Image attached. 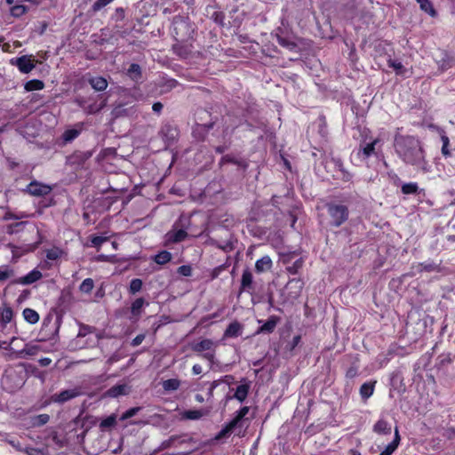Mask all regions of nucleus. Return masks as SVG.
Listing matches in <instances>:
<instances>
[{"mask_svg":"<svg viewBox=\"0 0 455 455\" xmlns=\"http://www.w3.org/2000/svg\"><path fill=\"white\" fill-rule=\"evenodd\" d=\"M399 443H400V435H399L398 428L395 427L394 440L385 447V449L380 452L379 455H392L394 453V451L397 449Z\"/></svg>","mask_w":455,"mask_h":455,"instance_id":"nucleus-14","label":"nucleus"},{"mask_svg":"<svg viewBox=\"0 0 455 455\" xmlns=\"http://www.w3.org/2000/svg\"><path fill=\"white\" fill-rule=\"evenodd\" d=\"M160 135L167 144H170L176 139L178 132L174 126L171 124H165L162 127Z\"/></svg>","mask_w":455,"mask_h":455,"instance_id":"nucleus-9","label":"nucleus"},{"mask_svg":"<svg viewBox=\"0 0 455 455\" xmlns=\"http://www.w3.org/2000/svg\"><path fill=\"white\" fill-rule=\"evenodd\" d=\"M152 109L156 113H160L163 109V104L161 102H156L153 104Z\"/></svg>","mask_w":455,"mask_h":455,"instance_id":"nucleus-55","label":"nucleus"},{"mask_svg":"<svg viewBox=\"0 0 455 455\" xmlns=\"http://www.w3.org/2000/svg\"><path fill=\"white\" fill-rule=\"evenodd\" d=\"M145 339V334H139L137 335L132 341V345L133 347H137L142 343V341Z\"/></svg>","mask_w":455,"mask_h":455,"instance_id":"nucleus-50","label":"nucleus"},{"mask_svg":"<svg viewBox=\"0 0 455 455\" xmlns=\"http://www.w3.org/2000/svg\"><path fill=\"white\" fill-rule=\"evenodd\" d=\"M28 8L25 4H16L11 9V13L14 17H20L28 12Z\"/></svg>","mask_w":455,"mask_h":455,"instance_id":"nucleus-33","label":"nucleus"},{"mask_svg":"<svg viewBox=\"0 0 455 455\" xmlns=\"http://www.w3.org/2000/svg\"><path fill=\"white\" fill-rule=\"evenodd\" d=\"M139 411H140L139 407L131 408L130 410L126 411L121 416V420H125L127 419H130V418L135 416Z\"/></svg>","mask_w":455,"mask_h":455,"instance_id":"nucleus-43","label":"nucleus"},{"mask_svg":"<svg viewBox=\"0 0 455 455\" xmlns=\"http://www.w3.org/2000/svg\"><path fill=\"white\" fill-rule=\"evenodd\" d=\"M448 147H449V145H443V147H442V154L444 156H451V153H450V150H449Z\"/></svg>","mask_w":455,"mask_h":455,"instance_id":"nucleus-58","label":"nucleus"},{"mask_svg":"<svg viewBox=\"0 0 455 455\" xmlns=\"http://www.w3.org/2000/svg\"><path fill=\"white\" fill-rule=\"evenodd\" d=\"M37 61L34 59L33 55H23L19 58H13L10 60L12 66L18 68V69L23 74L30 73L36 67Z\"/></svg>","mask_w":455,"mask_h":455,"instance_id":"nucleus-4","label":"nucleus"},{"mask_svg":"<svg viewBox=\"0 0 455 455\" xmlns=\"http://www.w3.org/2000/svg\"><path fill=\"white\" fill-rule=\"evenodd\" d=\"M327 208L332 226L339 227L347 220L348 210L347 206L341 204H328Z\"/></svg>","mask_w":455,"mask_h":455,"instance_id":"nucleus-3","label":"nucleus"},{"mask_svg":"<svg viewBox=\"0 0 455 455\" xmlns=\"http://www.w3.org/2000/svg\"><path fill=\"white\" fill-rule=\"evenodd\" d=\"M441 140H442L443 145H449L450 140L446 135H442Z\"/></svg>","mask_w":455,"mask_h":455,"instance_id":"nucleus-62","label":"nucleus"},{"mask_svg":"<svg viewBox=\"0 0 455 455\" xmlns=\"http://www.w3.org/2000/svg\"><path fill=\"white\" fill-rule=\"evenodd\" d=\"M95 260L99 261V262H114L115 256L114 255L100 254L95 258Z\"/></svg>","mask_w":455,"mask_h":455,"instance_id":"nucleus-44","label":"nucleus"},{"mask_svg":"<svg viewBox=\"0 0 455 455\" xmlns=\"http://www.w3.org/2000/svg\"><path fill=\"white\" fill-rule=\"evenodd\" d=\"M80 394L79 388L68 389L61 391L59 394H54L51 399L53 403H63L80 395Z\"/></svg>","mask_w":455,"mask_h":455,"instance_id":"nucleus-6","label":"nucleus"},{"mask_svg":"<svg viewBox=\"0 0 455 455\" xmlns=\"http://www.w3.org/2000/svg\"><path fill=\"white\" fill-rule=\"evenodd\" d=\"M249 412V407L244 406L241 408L235 417L222 429L220 430L218 435H216V439L220 440L221 438L226 437L227 435L233 433L236 428H239L238 434L241 433L242 428L243 427V418L247 415Z\"/></svg>","mask_w":455,"mask_h":455,"instance_id":"nucleus-2","label":"nucleus"},{"mask_svg":"<svg viewBox=\"0 0 455 455\" xmlns=\"http://www.w3.org/2000/svg\"><path fill=\"white\" fill-rule=\"evenodd\" d=\"M379 142V139H375L372 142L366 144L364 147L360 148L365 157H369L375 151V146Z\"/></svg>","mask_w":455,"mask_h":455,"instance_id":"nucleus-26","label":"nucleus"},{"mask_svg":"<svg viewBox=\"0 0 455 455\" xmlns=\"http://www.w3.org/2000/svg\"><path fill=\"white\" fill-rule=\"evenodd\" d=\"M142 281L139 278L132 279L130 283L129 291L132 294L139 292L142 288Z\"/></svg>","mask_w":455,"mask_h":455,"instance_id":"nucleus-36","label":"nucleus"},{"mask_svg":"<svg viewBox=\"0 0 455 455\" xmlns=\"http://www.w3.org/2000/svg\"><path fill=\"white\" fill-rule=\"evenodd\" d=\"M178 273L183 276H189L191 275L192 269L190 266L184 265L178 268Z\"/></svg>","mask_w":455,"mask_h":455,"instance_id":"nucleus-45","label":"nucleus"},{"mask_svg":"<svg viewBox=\"0 0 455 455\" xmlns=\"http://www.w3.org/2000/svg\"><path fill=\"white\" fill-rule=\"evenodd\" d=\"M340 167V172H342V179L346 181H348L350 180V179L352 178V175L347 172L346 170H344L341 165L339 166Z\"/></svg>","mask_w":455,"mask_h":455,"instance_id":"nucleus-54","label":"nucleus"},{"mask_svg":"<svg viewBox=\"0 0 455 455\" xmlns=\"http://www.w3.org/2000/svg\"><path fill=\"white\" fill-rule=\"evenodd\" d=\"M44 84L41 80L34 79L25 84V90L28 92L39 91L44 88Z\"/></svg>","mask_w":455,"mask_h":455,"instance_id":"nucleus-23","label":"nucleus"},{"mask_svg":"<svg viewBox=\"0 0 455 455\" xmlns=\"http://www.w3.org/2000/svg\"><path fill=\"white\" fill-rule=\"evenodd\" d=\"M129 392H130V387L128 385L120 384V385H116V386L112 387L111 388H109L106 392V395L112 397V398H116L120 395H128Z\"/></svg>","mask_w":455,"mask_h":455,"instance_id":"nucleus-10","label":"nucleus"},{"mask_svg":"<svg viewBox=\"0 0 455 455\" xmlns=\"http://www.w3.org/2000/svg\"><path fill=\"white\" fill-rule=\"evenodd\" d=\"M51 191L50 186L36 181H33L28 186V192L36 196L48 195Z\"/></svg>","mask_w":455,"mask_h":455,"instance_id":"nucleus-7","label":"nucleus"},{"mask_svg":"<svg viewBox=\"0 0 455 455\" xmlns=\"http://www.w3.org/2000/svg\"><path fill=\"white\" fill-rule=\"evenodd\" d=\"M272 266V259L269 256L266 255L256 261L255 269L258 273H263L270 270Z\"/></svg>","mask_w":455,"mask_h":455,"instance_id":"nucleus-12","label":"nucleus"},{"mask_svg":"<svg viewBox=\"0 0 455 455\" xmlns=\"http://www.w3.org/2000/svg\"><path fill=\"white\" fill-rule=\"evenodd\" d=\"M181 418L187 419H196L199 418V412L197 411H186L181 412Z\"/></svg>","mask_w":455,"mask_h":455,"instance_id":"nucleus-42","label":"nucleus"},{"mask_svg":"<svg viewBox=\"0 0 455 455\" xmlns=\"http://www.w3.org/2000/svg\"><path fill=\"white\" fill-rule=\"evenodd\" d=\"M171 259H172V254L167 251H163L159 252L157 255H156L155 261L157 264L163 265V264L169 262L171 260Z\"/></svg>","mask_w":455,"mask_h":455,"instance_id":"nucleus-29","label":"nucleus"},{"mask_svg":"<svg viewBox=\"0 0 455 455\" xmlns=\"http://www.w3.org/2000/svg\"><path fill=\"white\" fill-rule=\"evenodd\" d=\"M301 260H296L292 266L287 267V270L290 274L295 275L298 272V269L301 267Z\"/></svg>","mask_w":455,"mask_h":455,"instance_id":"nucleus-46","label":"nucleus"},{"mask_svg":"<svg viewBox=\"0 0 455 455\" xmlns=\"http://www.w3.org/2000/svg\"><path fill=\"white\" fill-rule=\"evenodd\" d=\"M357 375V368L356 367H354V366H351L347 371V373H346V376L349 379H353L355 378V376Z\"/></svg>","mask_w":455,"mask_h":455,"instance_id":"nucleus-51","label":"nucleus"},{"mask_svg":"<svg viewBox=\"0 0 455 455\" xmlns=\"http://www.w3.org/2000/svg\"><path fill=\"white\" fill-rule=\"evenodd\" d=\"M28 455H45L42 451L35 448H29L26 451Z\"/></svg>","mask_w":455,"mask_h":455,"instance_id":"nucleus-52","label":"nucleus"},{"mask_svg":"<svg viewBox=\"0 0 455 455\" xmlns=\"http://www.w3.org/2000/svg\"><path fill=\"white\" fill-rule=\"evenodd\" d=\"M300 339L301 338L299 335L293 337V339L291 342V347H290L291 350H293L299 345V343L300 342Z\"/></svg>","mask_w":455,"mask_h":455,"instance_id":"nucleus-53","label":"nucleus"},{"mask_svg":"<svg viewBox=\"0 0 455 455\" xmlns=\"http://www.w3.org/2000/svg\"><path fill=\"white\" fill-rule=\"evenodd\" d=\"M350 452L352 455H361L360 452L356 450H351Z\"/></svg>","mask_w":455,"mask_h":455,"instance_id":"nucleus-64","label":"nucleus"},{"mask_svg":"<svg viewBox=\"0 0 455 455\" xmlns=\"http://www.w3.org/2000/svg\"><path fill=\"white\" fill-rule=\"evenodd\" d=\"M94 287V282L92 278L84 279L79 286V290L84 293H90Z\"/></svg>","mask_w":455,"mask_h":455,"instance_id":"nucleus-30","label":"nucleus"},{"mask_svg":"<svg viewBox=\"0 0 455 455\" xmlns=\"http://www.w3.org/2000/svg\"><path fill=\"white\" fill-rule=\"evenodd\" d=\"M211 345L212 343L209 340H201V351L209 350Z\"/></svg>","mask_w":455,"mask_h":455,"instance_id":"nucleus-56","label":"nucleus"},{"mask_svg":"<svg viewBox=\"0 0 455 455\" xmlns=\"http://www.w3.org/2000/svg\"><path fill=\"white\" fill-rule=\"evenodd\" d=\"M146 305H148V303L143 298H137L131 305L129 319L132 322H137Z\"/></svg>","mask_w":455,"mask_h":455,"instance_id":"nucleus-5","label":"nucleus"},{"mask_svg":"<svg viewBox=\"0 0 455 455\" xmlns=\"http://www.w3.org/2000/svg\"><path fill=\"white\" fill-rule=\"evenodd\" d=\"M373 390L374 385L370 382H366L361 386L360 395L363 398L367 399L373 394Z\"/></svg>","mask_w":455,"mask_h":455,"instance_id":"nucleus-25","label":"nucleus"},{"mask_svg":"<svg viewBox=\"0 0 455 455\" xmlns=\"http://www.w3.org/2000/svg\"><path fill=\"white\" fill-rule=\"evenodd\" d=\"M201 356L208 359L211 362L213 355H212V353L211 351H207L204 355L201 354Z\"/></svg>","mask_w":455,"mask_h":455,"instance_id":"nucleus-60","label":"nucleus"},{"mask_svg":"<svg viewBox=\"0 0 455 455\" xmlns=\"http://www.w3.org/2000/svg\"><path fill=\"white\" fill-rule=\"evenodd\" d=\"M394 147L403 162L425 173L430 172V165L426 160L425 152L418 139L413 136L396 135Z\"/></svg>","mask_w":455,"mask_h":455,"instance_id":"nucleus-1","label":"nucleus"},{"mask_svg":"<svg viewBox=\"0 0 455 455\" xmlns=\"http://www.w3.org/2000/svg\"><path fill=\"white\" fill-rule=\"evenodd\" d=\"M62 250L57 247H53L46 251V258L49 260H56L60 259L62 256Z\"/></svg>","mask_w":455,"mask_h":455,"instance_id":"nucleus-31","label":"nucleus"},{"mask_svg":"<svg viewBox=\"0 0 455 455\" xmlns=\"http://www.w3.org/2000/svg\"><path fill=\"white\" fill-rule=\"evenodd\" d=\"M418 189L419 187L417 183L414 182L405 183L402 186V192L405 195L416 194Z\"/></svg>","mask_w":455,"mask_h":455,"instance_id":"nucleus-32","label":"nucleus"},{"mask_svg":"<svg viewBox=\"0 0 455 455\" xmlns=\"http://www.w3.org/2000/svg\"><path fill=\"white\" fill-rule=\"evenodd\" d=\"M207 385L209 386V394L212 395L213 388H215L219 385V382L213 381L212 383H207ZM204 386H206V384H204Z\"/></svg>","mask_w":455,"mask_h":455,"instance_id":"nucleus-57","label":"nucleus"},{"mask_svg":"<svg viewBox=\"0 0 455 455\" xmlns=\"http://www.w3.org/2000/svg\"><path fill=\"white\" fill-rule=\"evenodd\" d=\"M89 83L92 87L98 92L104 91L108 87V82L102 76L92 77L89 79Z\"/></svg>","mask_w":455,"mask_h":455,"instance_id":"nucleus-17","label":"nucleus"},{"mask_svg":"<svg viewBox=\"0 0 455 455\" xmlns=\"http://www.w3.org/2000/svg\"><path fill=\"white\" fill-rule=\"evenodd\" d=\"M277 41L280 45L286 47L290 50H293L297 46L296 44H294L293 42H291L288 39L281 37V36H278Z\"/></svg>","mask_w":455,"mask_h":455,"instance_id":"nucleus-41","label":"nucleus"},{"mask_svg":"<svg viewBox=\"0 0 455 455\" xmlns=\"http://www.w3.org/2000/svg\"><path fill=\"white\" fill-rule=\"evenodd\" d=\"M373 431L379 435H389L391 433V426L387 421L379 419L373 426Z\"/></svg>","mask_w":455,"mask_h":455,"instance_id":"nucleus-16","label":"nucleus"},{"mask_svg":"<svg viewBox=\"0 0 455 455\" xmlns=\"http://www.w3.org/2000/svg\"><path fill=\"white\" fill-rule=\"evenodd\" d=\"M253 291V276L251 272L248 268H246L243 270L242 275L240 292L246 291L251 293Z\"/></svg>","mask_w":455,"mask_h":455,"instance_id":"nucleus-8","label":"nucleus"},{"mask_svg":"<svg viewBox=\"0 0 455 455\" xmlns=\"http://www.w3.org/2000/svg\"><path fill=\"white\" fill-rule=\"evenodd\" d=\"M12 317V311L10 308H5L2 311V319L5 323H9Z\"/></svg>","mask_w":455,"mask_h":455,"instance_id":"nucleus-47","label":"nucleus"},{"mask_svg":"<svg viewBox=\"0 0 455 455\" xmlns=\"http://www.w3.org/2000/svg\"><path fill=\"white\" fill-rule=\"evenodd\" d=\"M81 130L80 129H68L64 132L62 138L63 140L68 143L75 140L78 135L80 134Z\"/></svg>","mask_w":455,"mask_h":455,"instance_id":"nucleus-27","label":"nucleus"},{"mask_svg":"<svg viewBox=\"0 0 455 455\" xmlns=\"http://www.w3.org/2000/svg\"><path fill=\"white\" fill-rule=\"evenodd\" d=\"M437 63L442 70H445L450 68V60L443 58L441 60H437Z\"/></svg>","mask_w":455,"mask_h":455,"instance_id":"nucleus-49","label":"nucleus"},{"mask_svg":"<svg viewBox=\"0 0 455 455\" xmlns=\"http://www.w3.org/2000/svg\"><path fill=\"white\" fill-rule=\"evenodd\" d=\"M99 109H100V108H96V109H94L92 107H90V108L86 110V112H87V113H89V114H92V113H94V112L98 111Z\"/></svg>","mask_w":455,"mask_h":455,"instance_id":"nucleus-63","label":"nucleus"},{"mask_svg":"<svg viewBox=\"0 0 455 455\" xmlns=\"http://www.w3.org/2000/svg\"><path fill=\"white\" fill-rule=\"evenodd\" d=\"M248 392H249L248 385H239L235 389V393L234 396L240 402H243L247 397Z\"/></svg>","mask_w":455,"mask_h":455,"instance_id":"nucleus-21","label":"nucleus"},{"mask_svg":"<svg viewBox=\"0 0 455 455\" xmlns=\"http://www.w3.org/2000/svg\"><path fill=\"white\" fill-rule=\"evenodd\" d=\"M180 387V381L176 379H171L164 381L163 387L167 391H172L178 389Z\"/></svg>","mask_w":455,"mask_h":455,"instance_id":"nucleus-34","label":"nucleus"},{"mask_svg":"<svg viewBox=\"0 0 455 455\" xmlns=\"http://www.w3.org/2000/svg\"><path fill=\"white\" fill-rule=\"evenodd\" d=\"M22 315L24 319L31 324L36 323L39 321L38 313L32 308H25Z\"/></svg>","mask_w":455,"mask_h":455,"instance_id":"nucleus-19","label":"nucleus"},{"mask_svg":"<svg viewBox=\"0 0 455 455\" xmlns=\"http://www.w3.org/2000/svg\"><path fill=\"white\" fill-rule=\"evenodd\" d=\"M419 270L420 272L427 271V272H439L440 271V266L438 264H435L434 262H426V263H420L419 265Z\"/></svg>","mask_w":455,"mask_h":455,"instance_id":"nucleus-28","label":"nucleus"},{"mask_svg":"<svg viewBox=\"0 0 455 455\" xmlns=\"http://www.w3.org/2000/svg\"><path fill=\"white\" fill-rule=\"evenodd\" d=\"M187 232L182 228H173L169 231L166 235L167 242L179 243L185 239Z\"/></svg>","mask_w":455,"mask_h":455,"instance_id":"nucleus-11","label":"nucleus"},{"mask_svg":"<svg viewBox=\"0 0 455 455\" xmlns=\"http://www.w3.org/2000/svg\"><path fill=\"white\" fill-rule=\"evenodd\" d=\"M128 76L134 81H139L141 77L140 67L138 64H132L127 71Z\"/></svg>","mask_w":455,"mask_h":455,"instance_id":"nucleus-24","label":"nucleus"},{"mask_svg":"<svg viewBox=\"0 0 455 455\" xmlns=\"http://www.w3.org/2000/svg\"><path fill=\"white\" fill-rule=\"evenodd\" d=\"M14 275V272L7 266L0 267V281H5Z\"/></svg>","mask_w":455,"mask_h":455,"instance_id":"nucleus-35","label":"nucleus"},{"mask_svg":"<svg viewBox=\"0 0 455 455\" xmlns=\"http://www.w3.org/2000/svg\"><path fill=\"white\" fill-rule=\"evenodd\" d=\"M416 1L419 4V7L423 12H427V14H429L432 17H435L436 15V12L429 0H416Z\"/></svg>","mask_w":455,"mask_h":455,"instance_id":"nucleus-20","label":"nucleus"},{"mask_svg":"<svg viewBox=\"0 0 455 455\" xmlns=\"http://www.w3.org/2000/svg\"><path fill=\"white\" fill-rule=\"evenodd\" d=\"M39 418H40L41 422L43 424L46 423L48 421V419H49V416L46 415V414L40 415Z\"/></svg>","mask_w":455,"mask_h":455,"instance_id":"nucleus-61","label":"nucleus"},{"mask_svg":"<svg viewBox=\"0 0 455 455\" xmlns=\"http://www.w3.org/2000/svg\"><path fill=\"white\" fill-rule=\"evenodd\" d=\"M277 324V319L274 316L270 317L259 329L260 332H272Z\"/></svg>","mask_w":455,"mask_h":455,"instance_id":"nucleus-22","label":"nucleus"},{"mask_svg":"<svg viewBox=\"0 0 455 455\" xmlns=\"http://www.w3.org/2000/svg\"><path fill=\"white\" fill-rule=\"evenodd\" d=\"M387 64L389 68H392L395 70L397 75H403L405 72L404 67L399 61L389 59Z\"/></svg>","mask_w":455,"mask_h":455,"instance_id":"nucleus-37","label":"nucleus"},{"mask_svg":"<svg viewBox=\"0 0 455 455\" xmlns=\"http://www.w3.org/2000/svg\"><path fill=\"white\" fill-rule=\"evenodd\" d=\"M399 443H400V435H399L398 428L395 427L394 440L385 447V449L380 452L379 455H392L394 453V451L397 449Z\"/></svg>","mask_w":455,"mask_h":455,"instance_id":"nucleus-13","label":"nucleus"},{"mask_svg":"<svg viewBox=\"0 0 455 455\" xmlns=\"http://www.w3.org/2000/svg\"><path fill=\"white\" fill-rule=\"evenodd\" d=\"M108 236L105 235L92 236L91 239L92 245L99 250L101 244L106 243L108 240Z\"/></svg>","mask_w":455,"mask_h":455,"instance_id":"nucleus-39","label":"nucleus"},{"mask_svg":"<svg viewBox=\"0 0 455 455\" xmlns=\"http://www.w3.org/2000/svg\"><path fill=\"white\" fill-rule=\"evenodd\" d=\"M41 277H42V273L38 270L34 269L31 272H29L28 275H26L25 276L20 278L17 281V283H21V284H30V283L36 282Z\"/></svg>","mask_w":455,"mask_h":455,"instance_id":"nucleus-15","label":"nucleus"},{"mask_svg":"<svg viewBox=\"0 0 455 455\" xmlns=\"http://www.w3.org/2000/svg\"><path fill=\"white\" fill-rule=\"evenodd\" d=\"M116 422V415L113 414V415H110L109 417H108L107 419H103L100 422V427L101 428L105 429V428L111 427L115 426Z\"/></svg>","mask_w":455,"mask_h":455,"instance_id":"nucleus-38","label":"nucleus"},{"mask_svg":"<svg viewBox=\"0 0 455 455\" xmlns=\"http://www.w3.org/2000/svg\"><path fill=\"white\" fill-rule=\"evenodd\" d=\"M114 0H97L92 6L94 12H99L100 9L112 3Z\"/></svg>","mask_w":455,"mask_h":455,"instance_id":"nucleus-40","label":"nucleus"},{"mask_svg":"<svg viewBox=\"0 0 455 455\" xmlns=\"http://www.w3.org/2000/svg\"><path fill=\"white\" fill-rule=\"evenodd\" d=\"M39 362L42 366H48L52 363V360L50 358L45 357L42 358Z\"/></svg>","mask_w":455,"mask_h":455,"instance_id":"nucleus-59","label":"nucleus"},{"mask_svg":"<svg viewBox=\"0 0 455 455\" xmlns=\"http://www.w3.org/2000/svg\"><path fill=\"white\" fill-rule=\"evenodd\" d=\"M242 333V325L238 322L231 323L225 331V336L234 338Z\"/></svg>","mask_w":455,"mask_h":455,"instance_id":"nucleus-18","label":"nucleus"},{"mask_svg":"<svg viewBox=\"0 0 455 455\" xmlns=\"http://www.w3.org/2000/svg\"><path fill=\"white\" fill-rule=\"evenodd\" d=\"M7 246L12 250V256H13L14 258H19V257L21 255V252L20 253V252L18 251L19 248H18L17 246L13 245V244H12V243H9ZM29 250H31V249H30V248H28V249H26V250L22 251V253H23V252H27V251H28Z\"/></svg>","mask_w":455,"mask_h":455,"instance_id":"nucleus-48","label":"nucleus"}]
</instances>
